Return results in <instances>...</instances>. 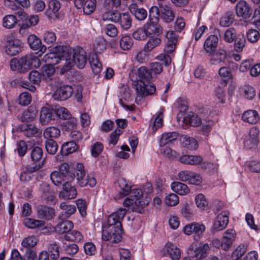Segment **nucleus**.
<instances>
[{
    "label": "nucleus",
    "mask_w": 260,
    "mask_h": 260,
    "mask_svg": "<svg viewBox=\"0 0 260 260\" xmlns=\"http://www.w3.org/2000/svg\"><path fill=\"white\" fill-rule=\"evenodd\" d=\"M126 213V209L120 208L109 215L108 218L109 226L103 231V240L112 243H118L121 241L122 233L121 222Z\"/></svg>",
    "instance_id": "obj_1"
},
{
    "label": "nucleus",
    "mask_w": 260,
    "mask_h": 260,
    "mask_svg": "<svg viewBox=\"0 0 260 260\" xmlns=\"http://www.w3.org/2000/svg\"><path fill=\"white\" fill-rule=\"evenodd\" d=\"M72 53V48L67 46H57L52 52L46 54L43 59L47 63V66H52L60 63L59 66L61 68V72L62 74L70 70L73 64L71 62V56Z\"/></svg>",
    "instance_id": "obj_2"
},
{
    "label": "nucleus",
    "mask_w": 260,
    "mask_h": 260,
    "mask_svg": "<svg viewBox=\"0 0 260 260\" xmlns=\"http://www.w3.org/2000/svg\"><path fill=\"white\" fill-rule=\"evenodd\" d=\"M75 174L74 178H76L77 183L81 187L89 185L93 187L96 185V181L94 177L89 176L86 173L83 165L78 163L75 167Z\"/></svg>",
    "instance_id": "obj_3"
},
{
    "label": "nucleus",
    "mask_w": 260,
    "mask_h": 260,
    "mask_svg": "<svg viewBox=\"0 0 260 260\" xmlns=\"http://www.w3.org/2000/svg\"><path fill=\"white\" fill-rule=\"evenodd\" d=\"M20 73L28 71L31 68H38L41 65L38 57L32 54H26L20 58Z\"/></svg>",
    "instance_id": "obj_4"
},
{
    "label": "nucleus",
    "mask_w": 260,
    "mask_h": 260,
    "mask_svg": "<svg viewBox=\"0 0 260 260\" xmlns=\"http://www.w3.org/2000/svg\"><path fill=\"white\" fill-rule=\"evenodd\" d=\"M129 194H130L131 198L135 199L136 210L138 212H141V210L150 202V199L148 198H146L144 199L142 190L140 188H133V187Z\"/></svg>",
    "instance_id": "obj_5"
},
{
    "label": "nucleus",
    "mask_w": 260,
    "mask_h": 260,
    "mask_svg": "<svg viewBox=\"0 0 260 260\" xmlns=\"http://www.w3.org/2000/svg\"><path fill=\"white\" fill-rule=\"evenodd\" d=\"M21 46L22 43L19 40L9 37L7 39L5 51L9 55H16L21 51Z\"/></svg>",
    "instance_id": "obj_6"
},
{
    "label": "nucleus",
    "mask_w": 260,
    "mask_h": 260,
    "mask_svg": "<svg viewBox=\"0 0 260 260\" xmlns=\"http://www.w3.org/2000/svg\"><path fill=\"white\" fill-rule=\"evenodd\" d=\"M75 6L77 9H82L83 12L86 15H90L95 9L96 0H74Z\"/></svg>",
    "instance_id": "obj_7"
},
{
    "label": "nucleus",
    "mask_w": 260,
    "mask_h": 260,
    "mask_svg": "<svg viewBox=\"0 0 260 260\" xmlns=\"http://www.w3.org/2000/svg\"><path fill=\"white\" fill-rule=\"evenodd\" d=\"M236 237V232L233 229L227 230L223 234L221 247L224 250H228L232 247Z\"/></svg>",
    "instance_id": "obj_8"
},
{
    "label": "nucleus",
    "mask_w": 260,
    "mask_h": 260,
    "mask_svg": "<svg viewBox=\"0 0 260 260\" xmlns=\"http://www.w3.org/2000/svg\"><path fill=\"white\" fill-rule=\"evenodd\" d=\"M70 60L73 62L72 67L76 65L78 68L83 69L87 62L86 52L83 49L75 52L73 55L71 54Z\"/></svg>",
    "instance_id": "obj_9"
},
{
    "label": "nucleus",
    "mask_w": 260,
    "mask_h": 260,
    "mask_svg": "<svg viewBox=\"0 0 260 260\" xmlns=\"http://www.w3.org/2000/svg\"><path fill=\"white\" fill-rule=\"evenodd\" d=\"M229 212L223 210L216 218L213 224V228L217 231H220L225 228L229 223Z\"/></svg>",
    "instance_id": "obj_10"
},
{
    "label": "nucleus",
    "mask_w": 260,
    "mask_h": 260,
    "mask_svg": "<svg viewBox=\"0 0 260 260\" xmlns=\"http://www.w3.org/2000/svg\"><path fill=\"white\" fill-rule=\"evenodd\" d=\"M40 191L41 193V198L47 202L54 203L56 200L54 190L51 189L50 185L45 182L40 184Z\"/></svg>",
    "instance_id": "obj_11"
},
{
    "label": "nucleus",
    "mask_w": 260,
    "mask_h": 260,
    "mask_svg": "<svg viewBox=\"0 0 260 260\" xmlns=\"http://www.w3.org/2000/svg\"><path fill=\"white\" fill-rule=\"evenodd\" d=\"M73 92V89L72 86L64 85L55 90L53 97L56 100L64 101L71 97Z\"/></svg>",
    "instance_id": "obj_12"
},
{
    "label": "nucleus",
    "mask_w": 260,
    "mask_h": 260,
    "mask_svg": "<svg viewBox=\"0 0 260 260\" xmlns=\"http://www.w3.org/2000/svg\"><path fill=\"white\" fill-rule=\"evenodd\" d=\"M37 215L38 218L49 221L55 217V210L50 207L40 206L37 207Z\"/></svg>",
    "instance_id": "obj_13"
},
{
    "label": "nucleus",
    "mask_w": 260,
    "mask_h": 260,
    "mask_svg": "<svg viewBox=\"0 0 260 260\" xmlns=\"http://www.w3.org/2000/svg\"><path fill=\"white\" fill-rule=\"evenodd\" d=\"M210 247L208 244H201L191 251V257L193 260H202L207 256Z\"/></svg>",
    "instance_id": "obj_14"
},
{
    "label": "nucleus",
    "mask_w": 260,
    "mask_h": 260,
    "mask_svg": "<svg viewBox=\"0 0 260 260\" xmlns=\"http://www.w3.org/2000/svg\"><path fill=\"white\" fill-rule=\"evenodd\" d=\"M77 195V191L74 186H72L68 182L63 184L62 190L60 192L59 197L63 199H73Z\"/></svg>",
    "instance_id": "obj_15"
},
{
    "label": "nucleus",
    "mask_w": 260,
    "mask_h": 260,
    "mask_svg": "<svg viewBox=\"0 0 260 260\" xmlns=\"http://www.w3.org/2000/svg\"><path fill=\"white\" fill-rule=\"evenodd\" d=\"M118 187L120 191L117 194V198L120 199L128 195L133 187L132 183L124 178L118 180Z\"/></svg>",
    "instance_id": "obj_16"
},
{
    "label": "nucleus",
    "mask_w": 260,
    "mask_h": 260,
    "mask_svg": "<svg viewBox=\"0 0 260 260\" xmlns=\"http://www.w3.org/2000/svg\"><path fill=\"white\" fill-rule=\"evenodd\" d=\"M236 13L238 17L248 18L251 15V10L250 6L245 1L240 0L236 6Z\"/></svg>",
    "instance_id": "obj_17"
},
{
    "label": "nucleus",
    "mask_w": 260,
    "mask_h": 260,
    "mask_svg": "<svg viewBox=\"0 0 260 260\" xmlns=\"http://www.w3.org/2000/svg\"><path fill=\"white\" fill-rule=\"evenodd\" d=\"M136 89L140 95H148L152 94L155 91V86L152 83L145 84L144 81H140L136 85Z\"/></svg>",
    "instance_id": "obj_18"
},
{
    "label": "nucleus",
    "mask_w": 260,
    "mask_h": 260,
    "mask_svg": "<svg viewBox=\"0 0 260 260\" xmlns=\"http://www.w3.org/2000/svg\"><path fill=\"white\" fill-rule=\"evenodd\" d=\"M160 7V17L165 22L169 23L172 22L175 17V14L171 8L162 3H159Z\"/></svg>",
    "instance_id": "obj_19"
},
{
    "label": "nucleus",
    "mask_w": 260,
    "mask_h": 260,
    "mask_svg": "<svg viewBox=\"0 0 260 260\" xmlns=\"http://www.w3.org/2000/svg\"><path fill=\"white\" fill-rule=\"evenodd\" d=\"M27 42L30 47L34 50H39L42 53L46 50V47L42 45L41 40L34 35L28 37Z\"/></svg>",
    "instance_id": "obj_20"
},
{
    "label": "nucleus",
    "mask_w": 260,
    "mask_h": 260,
    "mask_svg": "<svg viewBox=\"0 0 260 260\" xmlns=\"http://www.w3.org/2000/svg\"><path fill=\"white\" fill-rule=\"evenodd\" d=\"M74 227L73 223L68 220H61L59 221L55 227V231L59 234H67L70 233Z\"/></svg>",
    "instance_id": "obj_21"
},
{
    "label": "nucleus",
    "mask_w": 260,
    "mask_h": 260,
    "mask_svg": "<svg viewBox=\"0 0 260 260\" xmlns=\"http://www.w3.org/2000/svg\"><path fill=\"white\" fill-rule=\"evenodd\" d=\"M241 118L244 122L254 124L259 121V116L257 111L248 110L243 112Z\"/></svg>",
    "instance_id": "obj_22"
},
{
    "label": "nucleus",
    "mask_w": 260,
    "mask_h": 260,
    "mask_svg": "<svg viewBox=\"0 0 260 260\" xmlns=\"http://www.w3.org/2000/svg\"><path fill=\"white\" fill-rule=\"evenodd\" d=\"M59 207L62 210L58 216L60 219L68 218L76 211V207L74 205L67 204L65 202L61 203Z\"/></svg>",
    "instance_id": "obj_23"
},
{
    "label": "nucleus",
    "mask_w": 260,
    "mask_h": 260,
    "mask_svg": "<svg viewBox=\"0 0 260 260\" xmlns=\"http://www.w3.org/2000/svg\"><path fill=\"white\" fill-rule=\"evenodd\" d=\"M129 10L135 16L136 19L139 21L145 20L147 16V11L143 8H139L138 5L135 3L130 5Z\"/></svg>",
    "instance_id": "obj_24"
},
{
    "label": "nucleus",
    "mask_w": 260,
    "mask_h": 260,
    "mask_svg": "<svg viewBox=\"0 0 260 260\" xmlns=\"http://www.w3.org/2000/svg\"><path fill=\"white\" fill-rule=\"evenodd\" d=\"M226 58V52L224 49H219L212 54L210 63L213 65H221Z\"/></svg>",
    "instance_id": "obj_25"
},
{
    "label": "nucleus",
    "mask_w": 260,
    "mask_h": 260,
    "mask_svg": "<svg viewBox=\"0 0 260 260\" xmlns=\"http://www.w3.org/2000/svg\"><path fill=\"white\" fill-rule=\"evenodd\" d=\"M53 109L49 107H42L40 112V121L43 124H46L53 119Z\"/></svg>",
    "instance_id": "obj_26"
},
{
    "label": "nucleus",
    "mask_w": 260,
    "mask_h": 260,
    "mask_svg": "<svg viewBox=\"0 0 260 260\" xmlns=\"http://www.w3.org/2000/svg\"><path fill=\"white\" fill-rule=\"evenodd\" d=\"M164 250L172 260H179L180 257V249L173 244L167 243Z\"/></svg>",
    "instance_id": "obj_27"
},
{
    "label": "nucleus",
    "mask_w": 260,
    "mask_h": 260,
    "mask_svg": "<svg viewBox=\"0 0 260 260\" xmlns=\"http://www.w3.org/2000/svg\"><path fill=\"white\" fill-rule=\"evenodd\" d=\"M171 188L174 192L181 196H185L190 191L187 185L180 182H172L171 184Z\"/></svg>",
    "instance_id": "obj_28"
},
{
    "label": "nucleus",
    "mask_w": 260,
    "mask_h": 260,
    "mask_svg": "<svg viewBox=\"0 0 260 260\" xmlns=\"http://www.w3.org/2000/svg\"><path fill=\"white\" fill-rule=\"evenodd\" d=\"M148 36L152 34L159 35L162 32V28L156 23L151 22L147 23L143 26Z\"/></svg>",
    "instance_id": "obj_29"
},
{
    "label": "nucleus",
    "mask_w": 260,
    "mask_h": 260,
    "mask_svg": "<svg viewBox=\"0 0 260 260\" xmlns=\"http://www.w3.org/2000/svg\"><path fill=\"white\" fill-rule=\"evenodd\" d=\"M218 38L216 35H210L205 40L204 47L207 52H212L217 46Z\"/></svg>",
    "instance_id": "obj_30"
},
{
    "label": "nucleus",
    "mask_w": 260,
    "mask_h": 260,
    "mask_svg": "<svg viewBox=\"0 0 260 260\" xmlns=\"http://www.w3.org/2000/svg\"><path fill=\"white\" fill-rule=\"evenodd\" d=\"M180 161L184 164L190 165H198L203 161V158L200 155H183L180 158Z\"/></svg>",
    "instance_id": "obj_31"
},
{
    "label": "nucleus",
    "mask_w": 260,
    "mask_h": 260,
    "mask_svg": "<svg viewBox=\"0 0 260 260\" xmlns=\"http://www.w3.org/2000/svg\"><path fill=\"white\" fill-rule=\"evenodd\" d=\"M60 8V5L58 1H50L48 3V8L46 10V14L47 16L50 18H52L53 17H57V13Z\"/></svg>",
    "instance_id": "obj_32"
},
{
    "label": "nucleus",
    "mask_w": 260,
    "mask_h": 260,
    "mask_svg": "<svg viewBox=\"0 0 260 260\" xmlns=\"http://www.w3.org/2000/svg\"><path fill=\"white\" fill-rule=\"evenodd\" d=\"M118 21L121 27L124 30L128 29L132 26V18L130 15L126 12L120 14L119 13Z\"/></svg>",
    "instance_id": "obj_33"
},
{
    "label": "nucleus",
    "mask_w": 260,
    "mask_h": 260,
    "mask_svg": "<svg viewBox=\"0 0 260 260\" xmlns=\"http://www.w3.org/2000/svg\"><path fill=\"white\" fill-rule=\"evenodd\" d=\"M89 61L93 73L95 75L99 74L102 71V65L98 55L94 53L90 54Z\"/></svg>",
    "instance_id": "obj_34"
},
{
    "label": "nucleus",
    "mask_w": 260,
    "mask_h": 260,
    "mask_svg": "<svg viewBox=\"0 0 260 260\" xmlns=\"http://www.w3.org/2000/svg\"><path fill=\"white\" fill-rule=\"evenodd\" d=\"M178 137V134L175 132H167L162 134L160 139L159 143L160 146H165L172 143Z\"/></svg>",
    "instance_id": "obj_35"
},
{
    "label": "nucleus",
    "mask_w": 260,
    "mask_h": 260,
    "mask_svg": "<svg viewBox=\"0 0 260 260\" xmlns=\"http://www.w3.org/2000/svg\"><path fill=\"white\" fill-rule=\"evenodd\" d=\"M21 130L23 134L28 137L37 136L41 134L36 125L31 124H22L21 126Z\"/></svg>",
    "instance_id": "obj_36"
},
{
    "label": "nucleus",
    "mask_w": 260,
    "mask_h": 260,
    "mask_svg": "<svg viewBox=\"0 0 260 260\" xmlns=\"http://www.w3.org/2000/svg\"><path fill=\"white\" fill-rule=\"evenodd\" d=\"M59 171L67 181H72L74 179V174L72 172V168L68 163L62 164L59 167Z\"/></svg>",
    "instance_id": "obj_37"
},
{
    "label": "nucleus",
    "mask_w": 260,
    "mask_h": 260,
    "mask_svg": "<svg viewBox=\"0 0 260 260\" xmlns=\"http://www.w3.org/2000/svg\"><path fill=\"white\" fill-rule=\"evenodd\" d=\"M77 149V145L74 141H72L63 144L60 153L62 155H68L76 151Z\"/></svg>",
    "instance_id": "obj_38"
},
{
    "label": "nucleus",
    "mask_w": 260,
    "mask_h": 260,
    "mask_svg": "<svg viewBox=\"0 0 260 260\" xmlns=\"http://www.w3.org/2000/svg\"><path fill=\"white\" fill-rule=\"evenodd\" d=\"M24 224L29 229L44 228L45 222L42 220H37L30 218H26L23 220Z\"/></svg>",
    "instance_id": "obj_39"
},
{
    "label": "nucleus",
    "mask_w": 260,
    "mask_h": 260,
    "mask_svg": "<svg viewBox=\"0 0 260 260\" xmlns=\"http://www.w3.org/2000/svg\"><path fill=\"white\" fill-rule=\"evenodd\" d=\"M161 43V40L159 37H152L149 39L147 43L144 47L145 52H149Z\"/></svg>",
    "instance_id": "obj_40"
},
{
    "label": "nucleus",
    "mask_w": 260,
    "mask_h": 260,
    "mask_svg": "<svg viewBox=\"0 0 260 260\" xmlns=\"http://www.w3.org/2000/svg\"><path fill=\"white\" fill-rule=\"evenodd\" d=\"M37 243V239L34 236H28L22 241L21 242V250H30L31 248L34 247Z\"/></svg>",
    "instance_id": "obj_41"
},
{
    "label": "nucleus",
    "mask_w": 260,
    "mask_h": 260,
    "mask_svg": "<svg viewBox=\"0 0 260 260\" xmlns=\"http://www.w3.org/2000/svg\"><path fill=\"white\" fill-rule=\"evenodd\" d=\"M259 131L258 128L253 127L251 128L249 132V140H247L245 142V145L247 146L251 145H255L258 141Z\"/></svg>",
    "instance_id": "obj_42"
},
{
    "label": "nucleus",
    "mask_w": 260,
    "mask_h": 260,
    "mask_svg": "<svg viewBox=\"0 0 260 260\" xmlns=\"http://www.w3.org/2000/svg\"><path fill=\"white\" fill-rule=\"evenodd\" d=\"M60 135L59 129L54 126L48 127L44 132V136L48 140L56 139L59 137Z\"/></svg>",
    "instance_id": "obj_43"
},
{
    "label": "nucleus",
    "mask_w": 260,
    "mask_h": 260,
    "mask_svg": "<svg viewBox=\"0 0 260 260\" xmlns=\"http://www.w3.org/2000/svg\"><path fill=\"white\" fill-rule=\"evenodd\" d=\"M36 116L37 110L34 107H30L23 113L21 119L25 122L31 121L35 119Z\"/></svg>",
    "instance_id": "obj_44"
},
{
    "label": "nucleus",
    "mask_w": 260,
    "mask_h": 260,
    "mask_svg": "<svg viewBox=\"0 0 260 260\" xmlns=\"http://www.w3.org/2000/svg\"><path fill=\"white\" fill-rule=\"evenodd\" d=\"M54 73V67L52 66L46 65L42 68V75L45 80H52L53 79Z\"/></svg>",
    "instance_id": "obj_45"
},
{
    "label": "nucleus",
    "mask_w": 260,
    "mask_h": 260,
    "mask_svg": "<svg viewBox=\"0 0 260 260\" xmlns=\"http://www.w3.org/2000/svg\"><path fill=\"white\" fill-rule=\"evenodd\" d=\"M64 239L67 241H74L76 242H82L83 239L82 234L79 231L73 230L71 232L64 235Z\"/></svg>",
    "instance_id": "obj_46"
},
{
    "label": "nucleus",
    "mask_w": 260,
    "mask_h": 260,
    "mask_svg": "<svg viewBox=\"0 0 260 260\" xmlns=\"http://www.w3.org/2000/svg\"><path fill=\"white\" fill-rule=\"evenodd\" d=\"M259 30L255 29H249L246 32V37L247 41L251 43L257 42L260 38Z\"/></svg>",
    "instance_id": "obj_47"
},
{
    "label": "nucleus",
    "mask_w": 260,
    "mask_h": 260,
    "mask_svg": "<svg viewBox=\"0 0 260 260\" xmlns=\"http://www.w3.org/2000/svg\"><path fill=\"white\" fill-rule=\"evenodd\" d=\"M17 22L16 17L13 15H8L3 19V26L7 28H12Z\"/></svg>",
    "instance_id": "obj_48"
},
{
    "label": "nucleus",
    "mask_w": 260,
    "mask_h": 260,
    "mask_svg": "<svg viewBox=\"0 0 260 260\" xmlns=\"http://www.w3.org/2000/svg\"><path fill=\"white\" fill-rule=\"evenodd\" d=\"M165 204L170 207L175 206L178 204L179 199L178 196L174 193H170L167 195L164 199Z\"/></svg>",
    "instance_id": "obj_49"
},
{
    "label": "nucleus",
    "mask_w": 260,
    "mask_h": 260,
    "mask_svg": "<svg viewBox=\"0 0 260 260\" xmlns=\"http://www.w3.org/2000/svg\"><path fill=\"white\" fill-rule=\"evenodd\" d=\"M138 76L144 82V81H149L152 78L151 72L145 66L141 67L138 69Z\"/></svg>",
    "instance_id": "obj_50"
},
{
    "label": "nucleus",
    "mask_w": 260,
    "mask_h": 260,
    "mask_svg": "<svg viewBox=\"0 0 260 260\" xmlns=\"http://www.w3.org/2000/svg\"><path fill=\"white\" fill-rule=\"evenodd\" d=\"M214 94L218 103L221 104L225 103L226 91L224 87H217L215 89Z\"/></svg>",
    "instance_id": "obj_51"
},
{
    "label": "nucleus",
    "mask_w": 260,
    "mask_h": 260,
    "mask_svg": "<svg viewBox=\"0 0 260 260\" xmlns=\"http://www.w3.org/2000/svg\"><path fill=\"white\" fill-rule=\"evenodd\" d=\"M120 48L123 50L130 49L133 45V39L131 37L125 36L122 37L119 42Z\"/></svg>",
    "instance_id": "obj_52"
},
{
    "label": "nucleus",
    "mask_w": 260,
    "mask_h": 260,
    "mask_svg": "<svg viewBox=\"0 0 260 260\" xmlns=\"http://www.w3.org/2000/svg\"><path fill=\"white\" fill-rule=\"evenodd\" d=\"M50 179L53 183L56 186H59L63 182L67 181L63 176L57 171H54L50 174Z\"/></svg>",
    "instance_id": "obj_53"
},
{
    "label": "nucleus",
    "mask_w": 260,
    "mask_h": 260,
    "mask_svg": "<svg viewBox=\"0 0 260 260\" xmlns=\"http://www.w3.org/2000/svg\"><path fill=\"white\" fill-rule=\"evenodd\" d=\"M182 142L185 146L190 149H196L198 147L197 141L192 137L184 136L182 138Z\"/></svg>",
    "instance_id": "obj_54"
},
{
    "label": "nucleus",
    "mask_w": 260,
    "mask_h": 260,
    "mask_svg": "<svg viewBox=\"0 0 260 260\" xmlns=\"http://www.w3.org/2000/svg\"><path fill=\"white\" fill-rule=\"evenodd\" d=\"M45 147L47 151L50 154H55L58 149V145L53 139L47 140L46 141Z\"/></svg>",
    "instance_id": "obj_55"
},
{
    "label": "nucleus",
    "mask_w": 260,
    "mask_h": 260,
    "mask_svg": "<svg viewBox=\"0 0 260 260\" xmlns=\"http://www.w3.org/2000/svg\"><path fill=\"white\" fill-rule=\"evenodd\" d=\"M174 106L178 109L181 114L184 113L187 110L186 101L180 98L176 100L174 103Z\"/></svg>",
    "instance_id": "obj_56"
},
{
    "label": "nucleus",
    "mask_w": 260,
    "mask_h": 260,
    "mask_svg": "<svg viewBox=\"0 0 260 260\" xmlns=\"http://www.w3.org/2000/svg\"><path fill=\"white\" fill-rule=\"evenodd\" d=\"M218 73L219 76L223 78L224 81H227L232 77L231 69L226 67H221Z\"/></svg>",
    "instance_id": "obj_57"
},
{
    "label": "nucleus",
    "mask_w": 260,
    "mask_h": 260,
    "mask_svg": "<svg viewBox=\"0 0 260 260\" xmlns=\"http://www.w3.org/2000/svg\"><path fill=\"white\" fill-rule=\"evenodd\" d=\"M196 204L198 208L205 209L207 207L208 203L203 194H198L195 198Z\"/></svg>",
    "instance_id": "obj_58"
},
{
    "label": "nucleus",
    "mask_w": 260,
    "mask_h": 260,
    "mask_svg": "<svg viewBox=\"0 0 260 260\" xmlns=\"http://www.w3.org/2000/svg\"><path fill=\"white\" fill-rule=\"evenodd\" d=\"M234 20V15L230 13H228L220 19V24L223 27L229 26L233 23Z\"/></svg>",
    "instance_id": "obj_59"
},
{
    "label": "nucleus",
    "mask_w": 260,
    "mask_h": 260,
    "mask_svg": "<svg viewBox=\"0 0 260 260\" xmlns=\"http://www.w3.org/2000/svg\"><path fill=\"white\" fill-rule=\"evenodd\" d=\"M43 39L46 44H51L56 41V37L53 31L47 30L43 34Z\"/></svg>",
    "instance_id": "obj_60"
},
{
    "label": "nucleus",
    "mask_w": 260,
    "mask_h": 260,
    "mask_svg": "<svg viewBox=\"0 0 260 260\" xmlns=\"http://www.w3.org/2000/svg\"><path fill=\"white\" fill-rule=\"evenodd\" d=\"M63 247L66 253L69 255L76 254L79 249L78 246L74 243H64Z\"/></svg>",
    "instance_id": "obj_61"
},
{
    "label": "nucleus",
    "mask_w": 260,
    "mask_h": 260,
    "mask_svg": "<svg viewBox=\"0 0 260 260\" xmlns=\"http://www.w3.org/2000/svg\"><path fill=\"white\" fill-rule=\"evenodd\" d=\"M236 37V31L233 28L226 29L224 34V39L228 43H232Z\"/></svg>",
    "instance_id": "obj_62"
},
{
    "label": "nucleus",
    "mask_w": 260,
    "mask_h": 260,
    "mask_svg": "<svg viewBox=\"0 0 260 260\" xmlns=\"http://www.w3.org/2000/svg\"><path fill=\"white\" fill-rule=\"evenodd\" d=\"M19 103L22 106H27L29 105L31 101V96L28 92H22L19 96Z\"/></svg>",
    "instance_id": "obj_63"
},
{
    "label": "nucleus",
    "mask_w": 260,
    "mask_h": 260,
    "mask_svg": "<svg viewBox=\"0 0 260 260\" xmlns=\"http://www.w3.org/2000/svg\"><path fill=\"white\" fill-rule=\"evenodd\" d=\"M148 37L144 27L139 28L133 33V37L138 40H145Z\"/></svg>",
    "instance_id": "obj_64"
}]
</instances>
